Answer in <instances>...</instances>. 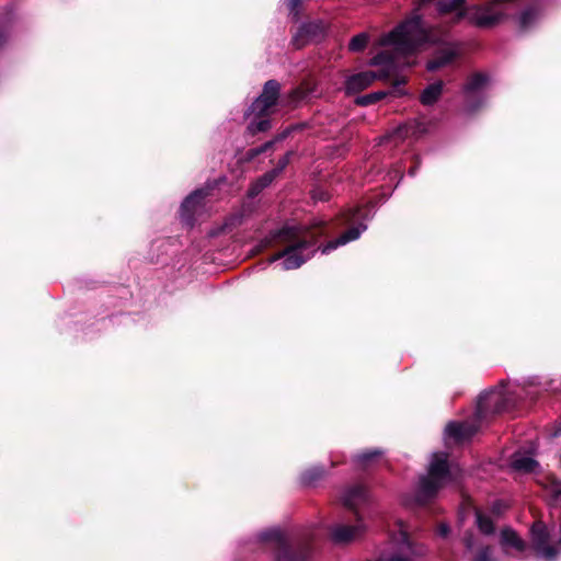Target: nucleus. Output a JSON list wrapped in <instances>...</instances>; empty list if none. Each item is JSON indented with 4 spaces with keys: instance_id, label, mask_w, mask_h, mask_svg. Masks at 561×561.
Instances as JSON below:
<instances>
[{
    "instance_id": "0eeeda50",
    "label": "nucleus",
    "mask_w": 561,
    "mask_h": 561,
    "mask_svg": "<svg viewBox=\"0 0 561 561\" xmlns=\"http://www.w3.org/2000/svg\"><path fill=\"white\" fill-rule=\"evenodd\" d=\"M531 535H533L534 548L540 557H542L547 560H552L560 552L561 542L559 543L558 547L548 545V542H547L548 535H547L543 524H541V523L534 524L531 527Z\"/></svg>"
},
{
    "instance_id": "423d86ee",
    "label": "nucleus",
    "mask_w": 561,
    "mask_h": 561,
    "mask_svg": "<svg viewBox=\"0 0 561 561\" xmlns=\"http://www.w3.org/2000/svg\"><path fill=\"white\" fill-rule=\"evenodd\" d=\"M279 93V84L275 80L265 83L262 94L252 103L250 113L256 116L266 115L272 106L276 104Z\"/></svg>"
},
{
    "instance_id": "412c9836",
    "label": "nucleus",
    "mask_w": 561,
    "mask_h": 561,
    "mask_svg": "<svg viewBox=\"0 0 561 561\" xmlns=\"http://www.w3.org/2000/svg\"><path fill=\"white\" fill-rule=\"evenodd\" d=\"M476 517H477V525L483 534L490 535L494 531L493 522L491 520L490 517L483 515L480 512H477Z\"/></svg>"
},
{
    "instance_id": "f257e3e1",
    "label": "nucleus",
    "mask_w": 561,
    "mask_h": 561,
    "mask_svg": "<svg viewBox=\"0 0 561 561\" xmlns=\"http://www.w3.org/2000/svg\"><path fill=\"white\" fill-rule=\"evenodd\" d=\"M435 30L424 25L417 13L400 23L394 30L386 33L377 41V46L393 48V55L381 51L374 56L369 65L383 68L379 71H363L350 76L345 81L347 94L358 93L377 80L389 78L398 68L413 65L411 58L415 56L425 44L436 43Z\"/></svg>"
},
{
    "instance_id": "e433bc0d",
    "label": "nucleus",
    "mask_w": 561,
    "mask_h": 561,
    "mask_svg": "<svg viewBox=\"0 0 561 561\" xmlns=\"http://www.w3.org/2000/svg\"><path fill=\"white\" fill-rule=\"evenodd\" d=\"M410 174L413 175L414 174V169H411L410 170Z\"/></svg>"
},
{
    "instance_id": "f3484780",
    "label": "nucleus",
    "mask_w": 561,
    "mask_h": 561,
    "mask_svg": "<svg viewBox=\"0 0 561 561\" xmlns=\"http://www.w3.org/2000/svg\"><path fill=\"white\" fill-rule=\"evenodd\" d=\"M443 91V82L438 81L430 84L421 94V102L424 105L434 104Z\"/></svg>"
},
{
    "instance_id": "ddd939ff",
    "label": "nucleus",
    "mask_w": 561,
    "mask_h": 561,
    "mask_svg": "<svg viewBox=\"0 0 561 561\" xmlns=\"http://www.w3.org/2000/svg\"><path fill=\"white\" fill-rule=\"evenodd\" d=\"M322 32V27L318 23H308L300 26L293 42L297 47L305 45L306 41L314 38Z\"/></svg>"
},
{
    "instance_id": "f8f14e48",
    "label": "nucleus",
    "mask_w": 561,
    "mask_h": 561,
    "mask_svg": "<svg viewBox=\"0 0 561 561\" xmlns=\"http://www.w3.org/2000/svg\"><path fill=\"white\" fill-rule=\"evenodd\" d=\"M343 504L350 510L356 511L367 501V491L362 485L346 490L342 496Z\"/></svg>"
},
{
    "instance_id": "f704fd0d",
    "label": "nucleus",
    "mask_w": 561,
    "mask_h": 561,
    "mask_svg": "<svg viewBox=\"0 0 561 561\" xmlns=\"http://www.w3.org/2000/svg\"><path fill=\"white\" fill-rule=\"evenodd\" d=\"M466 546H467L468 549H472L473 543L471 542L470 539H467L466 540Z\"/></svg>"
},
{
    "instance_id": "4468645a",
    "label": "nucleus",
    "mask_w": 561,
    "mask_h": 561,
    "mask_svg": "<svg viewBox=\"0 0 561 561\" xmlns=\"http://www.w3.org/2000/svg\"><path fill=\"white\" fill-rule=\"evenodd\" d=\"M512 467L517 471L534 472L538 467V462L529 456L515 453L512 458Z\"/></svg>"
},
{
    "instance_id": "9d476101",
    "label": "nucleus",
    "mask_w": 561,
    "mask_h": 561,
    "mask_svg": "<svg viewBox=\"0 0 561 561\" xmlns=\"http://www.w3.org/2000/svg\"><path fill=\"white\" fill-rule=\"evenodd\" d=\"M476 428L468 423L450 422L445 428L446 439H454L455 442H462L471 437Z\"/></svg>"
},
{
    "instance_id": "6e6552de",
    "label": "nucleus",
    "mask_w": 561,
    "mask_h": 561,
    "mask_svg": "<svg viewBox=\"0 0 561 561\" xmlns=\"http://www.w3.org/2000/svg\"><path fill=\"white\" fill-rule=\"evenodd\" d=\"M365 530L366 526L358 519L355 525H335L330 536L336 543H347L362 537Z\"/></svg>"
},
{
    "instance_id": "9b49d317",
    "label": "nucleus",
    "mask_w": 561,
    "mask_h": 561,
    "mask_svg": "<svg viewBox=\"0 0 561 561\" xmlns=\"http://www.w3.org/2000/svg\"><path fill=\"white\" fill-rule=\"evenodd\" d=\"M366 229V226L364 225H359V226H356V227H352L350 228L347 231H345L344 233H342L339 238H336L335 240H332L330 242H328L323 248H322V253L323 254H327L329 253L330 251L332 250H335L337 247L340 245H344L351 241H354L356 239L359 238V236L362 234V232Z\"/></svg>"
},
{
    "instance_id": "c9c22d12",
    "label": "nucleus",
    "mask_w": 561,
    "mask_h": 561,
    "mask_svg": "<svg viewBox=\"0 0 561 561\" xmlns=\"http://www.w3.org/2000/svg\"><path fill=\"white\" fill-rule=\"evenodd\" d=\"M306 482H310L313 480V478H305Z\"/></svg>"
},
{
    "instance_id": "7ed1b4c3",
    "label": "nucleus",
    "mask_w": 561,
    "mask_h": 561,
    "mask_svg": "<svg viewBox=\"0 0 561 561\" xmlns=\"http://www.w3.org/2000/svg\"><path fill=\"white\" fill-rule=\"evenodd\" d=\"M278 236L283 241L288 242V245L284 251L272 256L270 261L274 262L283 259V270L298 268L314 253L313 243L299 238L296 228H284Z\"/></svg>"
},
{
    "instance_id": "aec40b11",
    "label": "nucleus",
    "mask_w": 561,
    "mask_h": 561,
    "mask_svg": "<svg viewBox=\"0 0 561 561\" xmlns=\"http://www.w3.org/2000/svg\"><path fill=\"white\" fill-rule=\"evenodd\" d=\"M289 162V153H286L284 157H282V159L279 160L278 162V168L271 171L270 173L265 174L263 178H262V186H266L268 185L273 179L283 170L286 168V165L288 164Z\"/></svg>"
},
{
    "instance_id": "4c0bfd02",
    "label": "nucleus",
    "mask_w": 561,
    "mask_h": 561,
    "mask_svg": "<svg viewBox=\"0 0 561 561\" xmlns=\"http://www.w3.org/2000/svg\"><path fill=\"white\" fill-rule=\"evenodd\" d=\"M560 531H561V527H560Z\"/></svg>"
},
{
    "instance_id": "1a4fd4ad",
    "label": "nucleus",
    "mask_w": 561,
    "mask_h": 561,
    "mask_svg": "<svg viewBox=\"0 0 561 561\" xmlns=\"http://www.w3.org/2000/svg\"><path fill=\"white\" fill-rule=\"evenodd\" d=\"M459 47L454 44H449L444 48L439 49L434 58L427 62V70L436 71L450 65L459 56Z\"/></svg>"
},
{
    "instance_id": "20e7f679",
    "label": "nucleus",
    "mask_w": 561,
    "mask_h": 561,
    "mask_svg": "<svg viewBox=\"0 0 561 561\" xmlns=\"http://www.w3.org/2000/svg\"><path fill=\"white\" fill-rule=\"evenodd\" d=\"M510 408L507 391L501 385L500 388L483 392L478 400L476 415L483 419L489 414L500 413Z\"/></svg>"
},
{
    "instance_id": "bb28decb",
    "label": "nucleus",
    "mask_w": 561,
    "mask_h": 561,
    "mask_svg": "<svg viewBox=\"0 0 561 561\" xmlns=\"http://www.w3.org/2000/svg\"><path fill=\"white\" fill-rule=\"evenodd\" d=\"M270 127L268 121L262 119L259 122H252L249 125V129L252 134L259 133V131H265Z\"/></svg>"
},
{
    "instance_id": "a878e982",
    "label": "nucleus",
    "mask_w": 561,
    "mask_h": 561,
    "mask_svg": "<svg viewBox=\"0 0 561 561\" xmlns=\"http://www.w3.org/2000/svg\"><path fill=\"white\" fill-rule=\"evenodd\" d=\"M411 134V127L408 125L398 127L392 135H390V138L393 141H397L399 139H403L408 137Z\"/></svg>"
},
{
    "instance_id": "f03ea898",
    "label": "nucleus",
    "mask_w": 561,
    "mask_h": 561,
    "mask_svg": "<svg viewBox=\"0 0 561 561\" xmlns=\"http://www.w3.org/2000/svg\"><path fill=\"white\" fill-rule=\"evenodd\" d=\"M447 458L445 453L433 454L427 474L419 482L417 496L421 502L432 499L440 489L458 479L460 469L450 465Z\"/></svg>"
},
{
    "instance_id": "39448f33",
    "label": "nucleus",
    "mask_w": 561,
    "mask_h": 561,
    "mask_svg": "<svg viewBox=\"0 0 561 561\" xmlns=\"http://www.w3.org/2000/svg\"><path fill=\"white\" fill-rule=\"evenodd\" d=\"M261 539L274 543L276 561H308V553L306 551L294 552L290 550L285 534L278 528L262 533Z\"/></svg>"
},
{
    "instance_id": "2eb2a0df",
    "label": "nucleus",
    "mask_w": 561,
    "mask_h": 561,
    "mask_svg": "<svg viewBox=\"0 0 561 561\" xmlns=\"http://www.w3.org/2000/svg\"><path fill=\"white\" fill-rule=\"evenodd\" d=\"M204 196L205 195L202 190H197L188 195L181 206L182 216L190 218L191 215L195 213L196 207L201 204V201L204 198Z\"/></svg>"
},
{
    "instance_id": "6ab92c4d",
    "label": "nucleus",
    "mask_w": 561,
    "mask_h": 561,
    "mask_svg": "<svg viewBox=\"0 0 561 561\" xmlns=\"http://www.w3.org/2000/svg\"><path fill=\"white\" fill-rule=\"evenodd\" d=\"M368 42L369 35L365 32L359 33L350 41L348 50L352 53H359L366 48Z\"/></svg>"
},
{
    "instance_id": "b1692460",
    "label": "nucleus",
    "mask_w": 561,
    "mask_h": 561,
    "mask_svg": "<svg viewBox=\"0 0 561 561\" xmlns=\"http://www.w3.org/2000/svg\"><path fill=\"white\" fill-rule=\"evenodd\" d=\"M398 527H399V534H398V536H393L392 540L394 542L401 543L402 546H404L407 548H410V540L408 537L407 526L402 522H399Z\"/></svg>"
},
{
    "instance_id": "72a5a7b5",
    "label": "nucleus",
    "mask_w": 561,
    "mask_h": 561,
    "mask_svg": "<svg viewBox=\"0 0 561 561\" xmlns=\"http://www.w3.org/2000/svg\"><path fill=\"white\" fill-rule=\"evenodd\" d=\"M357 211H358V209L348 210V213L346 215L347 216L346 221L353 220L356 217Z\"/></svg>"
},
{
    "instance_id": "c756f323",
    "label": "nucleus",
    "mask_w": 561,
    "mask_h": 561,
    "mask_svg": "<svg viewBox=\"0 0 561 561\" xmlns=\"http://www.w3.org/2000/svg\"><path fill=\"white\" fill-rule=\"evenodd\" d=\"M491 551L490 548L482 549L479 554L476 557L474 561H490Z\"/></svg>"
},
{
    "instance_id": "473e14b6",
    "label": "nucleus",
    "mask_w": 561,
    "mask_h": 561,
    "mask_svg": "<svg viewBox=\"0 0 561 561\" xmlns=\"http://www.w3.org/2000/svg\"><path fill=\"white\" fill-rule=\"evenodd\" d=\"M378 561H411L409 558H403L400 556H393L390 558H380Z\"/></svg>"
},
{
    "instance_id": "5701e85b",
    "label": "nucleus",
    "mask_w": 561,
    "mask_h": 561,
    "mask_svg": "<svg viewBox=\"0 0 561 561\" xmlns=\"http://www.w3.org/2000/svg\"><path fill=\"white\" fill-rule=\"evenodd\" d=\"M538 14L535 10H525L519 16V26L522 28L529 27L537 19Z\"/></svg>"
},
{
    "instance_id": "393cba45",
    "label": "nucleus",
    "mask_w": 561,
    "mask_h": 561,
    "mask_svg": "<svg viewBox=\"0 0 561 561\" xmlns=\"http://www.w3.org/2000/svg\"><path fill=\"white\" fill-rule=\"evenodd\" d=\"M549 493L556 504L561 502V481H553L550 485Z\"/></svg>"
},
{
    "instance_id": "dca6fc26",
    "label": "nucleus",
    "mask_w": 561,
    "mask_h": 561,
    "mask_svg": "<svg viewBox=\"0 0 561 561\" xmlns=\"http://www.w3.org/2000/svg\"><path fill=\"white\" fill-rule=\"evenodd\" d=\"M501 543L506 547H513L518 551H523L525 549V542L517 536V534L506 528L501 533Z\"/></svg>"
},
{
    "instance_id": "7c9ffc66",
    "label": "nucleus",
    "mask_w": 561,
    "mask_h": 561,
    "mask_svg": "<svg viewBox=\"0 0 561 561\" xmlns=\"http://www.w3.org/2000/svg\"><path fill=\"white\" fill-rule=\"evenodd\" d=\"M437 533L440 537L445 538L449 534V527L446 524H440L437 528Z\"/></svg>"
},
{
    "instance_id": "cd10ccee",
    "label": "nucleus",
    "mask_w": 561,
    "mask_h": 561,
    "mask_svg": "<svg viewBox=\"0 0 561 561\" xmlns=\"http://www.w3.org/2000/svg\"><path fill=\"white\" fill-rule=\"evenodd\" d=\"M289 13L297 19L298 18V8L301 4V0H285Z\"/></svg>"
},
{
    "instance_id": "a211bd4d",
    "label": "nucleus",
    "mask_w": 561,
    "mask_h": 561,
    "mask_svg": "<svg viewBox=\"0 0 561 561\" xmlns=\"http://www.w3.org/2000/svg\"><path fill=\"white\" fill-rule=\"evenodd\" d=\"M488 83V77L483 73H476L471 78H469L466 87L465 92L468 95L474 94L479 91H481Z\"/></svg>"
},
{
    "instance_id": "c85d7f7f",
    "label": "nucleus",
    "mask_w": 561,
    "mask_h": 561,
    "mask_svg": "<svg viewBox=\"0 0 561 561\" xmlns=\"http://www.w3.org/2000/svg\"><path fill=\"white\" fill-rule=\"evenodd\" d=\"M380 455V451L378 450H373V451H368V453H363L360 455L357 456V460L362 463H366L368 462L370 459L377 457Z\"/></svg>"
},
{
    "instance_id": "2f4dec72",
    "label": "nucleus",
    "mask_w": 561,
    "mask_h": 561,
    "mask_svg": "<svg viewBox=\"0 0 561 561\" xmlns=\"http://www.w3.org/2000/svg\"><path fill=\"white\" fill-rule=\"evenodd\" d=\"M271 146H272V142H266V144H265V145H263L262 147L251 150V156H252V157L257 156V154H260L261 152H264V151H265L267 148H270Z\"/></svg>"
},
{
    "instance_id": "4be33fe9",
    "label": "nucleus",
    "mask_w": 561,
    "mask_h": 561,
    "mask_svg": "<svg viewBox=\"0 0 561 561\" xmlns=\"http://www.w3.org/2000/svg\"><path fill=\"white\" fill-rule=\"evenodd\" d=\"M387 94L388 93L383 92V91L373 92V93L357 98L356 103L358 105L366 106V105L378 102L379 100L383 99Z\"/></svg>"
}]
</instances>
